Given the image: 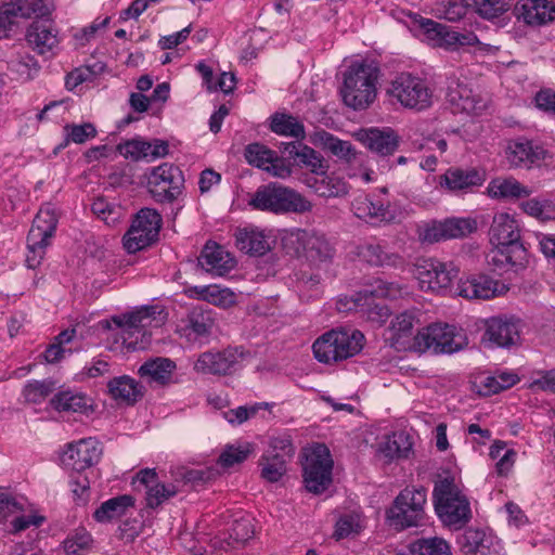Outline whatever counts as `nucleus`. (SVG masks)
Returning a JSON list of instances; mask_svg holds the SVG:
<instances>
[{"label":"nucleus","mask_w":555,"mask_h":555,"mask_svg":"<svg viewBox=\"0 0 555 555\" xmlns=\"http://www.w3.org/2000/svg\"><path fill=\"white\" fill-rule=\"evenodd\" d=\"M416 322L417 317L414 311H404L398 314L392 319L387 328V340L389 344L397 349L405 348V344L413 336Z\"/></svg>","instance_id":"nucleus-35"},{"label":"nucleus","mask_w":555,"mask_h":555,"mask_svg":"<svg viewBox=\"0 0 555 555\" xmlns=\"http://www.w3.org/2000/svg\"><path fill=\"white\" fill-rule=\"evenodd\" d=\"M517 17L526 24L539 26L555 20V5L547 0H521L516 7Z\"/></svg>","instance_id":"nucleus-32"},{"label":"nucleus","mask_w":555,"mask_h":555,"mask_svg":"<svg viewBox=\"0 0 555 555\" xmlns=\"http://www.w3.org/2000/svg\"><path fill=\"white\" fill-rule=\"evenodd\" d=\"M244 156L249 165L264 170L272 162L274 151L260 143H250L245 147Z\"/></svg>","instance_id":"nucleus-51"},{"label":"nucleus","mask_w":555,"mask_h":555,"mask_svg":"<svg viewBox=\"0 0 555 555\" xmlns=\"http://www.w3.org/2000/svg\"><path fill=\"white\" fill-rule=\"evenodd\" d=\"M165 315L156 306L142 307L130 313L114 317L113 322L120 328L124 344L130 349H144L150 344L152 327L160 326Z\"/></svg>","instance_id":"nucleus-5"},{"label":"nucleus","mask_w":555,"mask_h":555,"mask_svg":"<svg viewBox=\"0 0 555 555\" xmlns=\"http://www.w3.org/2000/svg\"><path fill=\"white\" fill-rule=\"evenodd\" d=\"M64 130L66 132V141L76 144H82L96 135V129L90 122L82 125H66Z\"/></svg>","instance_id":"nucleus-58"},{"label":"nucleus","mask_w":555,"mask_h":555,"mask_svg":"<svg viewBox=\"0 0 555 555\" xmlns=\"http://www.w3.org/2000/svg\"><path fill=\"white\" fill-rule=\"evenodd\" d=\"M294 453L295 448L291 437L288 435H281L270 439L269 448L263 454H269L286 462L294 455Z\"/></svg>","instance_id":"nucleus-56"},{"label":"nucleus","mask_w":555,"mask_h":555,"mask_svg":"<svg viewBox=\"0 0 555 555\" xmlns=\"http://www.w3.org/2000/svg\"><path fill=\"white\" fill-rule=\"evenodd\" d=\"M361 530L360 519L356 515H346L340 517L335 526L334 537L336 540L345 539L351 534H357Z\"/></svg>","instance_id":"nucleus-61"},{"label":"nucleus","mask_w":555,"mask_h":555,"mask_svg":"<svg viewBox=\"0 0 555 555\" xmlns=\"http://www.w3.org/2000/svg\"><path fill=\"white\" fill-rule=\"evenodd\" d=\"M177 364L165 357L147 359L138 370V375L151 386L164 387L172 383Z\"/></svg>","instance_id":"nucleus-25"},{"label":"nucleus","mask_w":555,"mask_h":555,"mask_svg":"<svg viewBox=\"0 0 555 555\" xmlns=\"http://www.w3.org/2000/svg\"><path fill=\"white\" fill-rule=\"evenodd\" d=\"M182 171L169 163L153 167L146 175L147 191L160 203L173 202L182 192Z\"/></svg>","instance_id":"nucleus-15"},{"label":"nucleus","mask_w":555,"mask_h":555,"mask_svg":"<svg viewBox=\"0 0 555 555\" xmlns=\"http://www.w3.org/2000/svg\"><path fill=\"white\" fill-rule=\"evenodd\" d=\"M57 224V217L52 208H40L36 215L27 236L26 266L37 268L44 258L46 249L53 236Z\"/></svg>","instance_id":"nucleus-12"},{"label":"nucleus","mask_w":555,"mask_h":555,"mask_svg":"<svg viewBox=\"0 0 555 555\" xmlns=\"http://www.w3.org/2000/svg\"><path fill=\"white\" fill-rule=\"evenodd\" d=\"M358 256L361 260L374 267L403 268L404 258L395 251L387 250L380 244L367 243L361 245L358 249Z\"/></svg>","instance_id":"nucleus-33"},{"label":"nucleus","mask_w":555,"mask_h":555,"mask_svg":"<svg viewBox=\"0 0 555 555\" xmlns=\"http://www.w3.org/2000/svg\"><path fill=\"white\" fill-rule=\"evenodd\" d=\"M490 242L494 248L489 255V263L501 270L525 266L527 250L520 242L519 223L513 216L500 212L493 217Z\"/></svg>","instance_id":"nucleus-2"},{"label":"nucleus","mask_w":555,"mask_h":555,"mask_svg":"<svg viewBox=\"0 0 555 555\" xmlns=\"http://www.w3.org/2000/svg\"><path fill=\"white\" fill-rule=\"evenodd\" d=\"M435 509L441 521L454 529H461L472 518L470 504L451 479L439 481L434 489Z\"/></svg>","instance_id":"nucleus-6"},{"label":"nucleus","mask_w":555,"mask_h":555,"mask_svg":"<svg viewBox=\"0 0 555 555\" xmlns=\"http://www.w3.org/2000/svg\"><path fill=\"white\" fill-rule=\"evenodd\" d=\"M358 330L335 328L321 335L312 345L314 358L325 364L337 363L358 354L364 346Z\"/></svg>","instance_id":"nucleus-4"},{"label":"nucleus","mask_w":555,"mask_h":555,"mask_svg":"<svg viewBox=\"0 0 555 555\" xmlns=\"http://www.w3.org/2000/svg\"><path fill=\"white\" fill-rule=\"evenodd\" d=\"M52 9L46 0H7L0 8V37L7 36L17 17L40 18L27 28L26 40L38 54H53L60 43L57 29L51 20H42Z\"/></svg>","instance_id":"nucleus-1"},{"label":"nucleus","mask_w":555,"mask_h":555,"mask_svg":"<svg viewBox=\"0 0 555 555\" xmlns=\"http://www.w3.org/2000/svg\"><path fill=\"white\" fill-rule=\"evenodd\" d=\"M267 405V403H257L249 406L242 405L224 412L223 416L230 424L241 425L250 417L255 416L260 409Z\"/></svg>","instance_id":"nucleus-60"},{"label":"nucleus","mask_w":555,"mask_h":555,"mask_svg":"<svg viewBox=\"0 0 555 555\" xmlns=\"http://www.w3.org/2000/svg\"><path fill=\"white\" fill-rule=\"evenodd\" d=\"M235 245L250 256H262L271 249L270 237L263 231L254 228L238 229L235 232Z\"/></svg>","instance_id":"nucleus-34"},{"label":"nucleus","mask_w":555,"mask_h":555,"mask_svg":"<svg viewBox=\"0 0 555 555\" xmlns=\"http://www.w3.org/2000/svg\"><path fill=\"white\" fill-rule=\"evenodd\" d=\"M107 391L115 401L126 405H134L143 398L145 388L133 377L121 375L108 380Z\"/></svg>","instance_id":"nucleus-30"},{"label":"nucleus","mask_w":555,"mask_h":555,"mask_svg":"<svg viewBox=\"0 0 555 555\" xmlns=\"http://www.w3.org/2000/svg\"><path fill=\"white\" fill-rule=\"evenodd\" d=\"M51 404L57 411L85 412L90 406L86 396L79 392L61 391L51 400Z\"/></svg>","instance_id":"nucleus-48"},{"label":"nucleus","mask_w":555,"mask_h":555,"mask_svg":"<svg viewBox=\"0 0 555 555\" xmlns=\"http://www.w3.org/2000/svg\"><path fill=\"white\" fill-rule=\"evenodd\" d=\"M440 184L450 191H464L474 186L481 185L486 178L485 173L477 169L463 170L451 168L441 176Z\"/></svg>","instance_id":"nucleus-36"},{"label":"nucleus","mask_w":555,"mask_h":555,"mask_svg":"<svg viewBox=\"0 0 555 555\" xmlns=\"http://www.w3.org/2000/svg\"><path fill=\"white\" fill-rule=\"evenodd\" d=\"M284 150L288 152L289 155L295 156L301 166L309 168L313 176H318L327 168L321 154L308 145H300L298 149L296 143L291 142L285 144Z\"/></svg>","instance_id":"nucleus-43"},{"label":"nucleus","mask_w":555,"mask_h":555,"mask_svg":"<svg viewBox=\"0 0 555 555\" xmlns=\"http://www.w3.org/2000/svg\"><path fill=\"white\" fill-rule=\"evenodd\" d=\"M476 230L477 222L472 218H451L420 225L417 235L422 243L433 244L442 240L461 238Z\"/></svg>","instance_id":"nucleus-17"},{"label":"nucleus","mask_w":555,"mask_h":555,"mask_svg":"<svg viewBox=\"0 0 555 555\" xmlns=\"http://www.w3.org/2000/svg\"><path fill=\"white\" fill-rule=\"evenodd\" d=\"M150 149V142L142 140H130L117 146L119 153L133 160L146 157V151Z\"/></svg>","instance_id":"nucleus-62"},{"label":"nucleus","mask_w":555,"mask_h":555,"mask_svg":"<svg viewBox=\"0 0 555 555\" xmlns=\"http://www.w3.org/2000/svg\"><path fill=\"white\" fill-rule=\"evenodd\" d=\"M466 8L476 11L485 18H494L506 12L512 0H461Z\"/></svg>","instance_id":"nucleus-49"},{"label":"nucleus","mask_w":555,"mask_h":555,"mask_svg":"<svg viewBox=\"0 0 555 555\" xmlns=\"http://www.w3.org/2000/svg\"><path fill=\"white\" fill-rule=\"evenodd\" d=\"M304 482L314 494L324 492L332 483L333 460L325 444L317 443L305 455Z\"/></svg>","instance_id":"nucleus-13"},{"label":"nucleus","mask_w":555,"mask_h":555,"mask_svg":"<svg viewBox=\"0 0 555 555\" xmlns=\"http://www.w3.org/2000/svg\"><path fill=\"white\" fill-rule=\"evenodd\" d=\"M132 486L138 491L142 489L145 491V502L150 508H157L178 493L177 486L159 480L154 468L139 470L132 479Z\"/></svg>","instance_id":"nucleus-18"},{"label":"nucleus","mask_w":555,"mask_h":555,"mask_svg":"<svg viewBox=\"0 0 555 555\" xmlns=\"http://www.w3.org/2000/svg\"><path fill=\"white\" fill-rule=\"evenodd\" d=\"M429 39L435 40L440 47L452 48L456 46H472L477 41L473 34H461L450 30L447 25L426 20L422 23Z\"/></svg>","instance_id":"nucleus-29"},{"label":"nucleus","mask_w":555,"mask_h":555,"mask_svg":"<svg viewBox=\"0 0 555 555\" xmlns=\"http://www.w3.org/2000/svg\"><path fill=\"white\" fill-rule=\"evenodd\" d=\"M488 194L494 198H522L531 194V190L514 178H496L489 182Z\"/></svg>","instance_id":"nucleus-39"},{"label":"nucleus","mask_w":555,"mask_h":555,"mask_svg":"<svg viewBox=\"0 0 555 555\" xmlns=\"http://www.w3.org/2000/svg\"><path fill=\"white\" fill-rule=\"evenodd\" d=\"M160 227L162 217L155 209H141L124 235L122 243L125 249L130 254H134L149 247L156 242Z\"/></svg>","instance_id":"nucleus-14"},{"label":"nucleus","mask_w":555,"mask_h":555,"mask_svg":"<svg viewBox=\"0 0 555 555\" xmlns=\"http://www.w3.org/2000/svg\"><path fill=\"white\" fill-rule=\"evenodd\" d=\"M259 466L261 467V478L269 482L279 481L286 473V462L269 454H262Z\"/></svg>","instance_id":"nucleus-52"},{"label":"nucleus","mask_w":555,"mask_h":555,"mask_svg":"<svg viewBox=\"0 0 555 555\" xmlns=\"http://www.w3.org/2000/svg\"><path fill=\"white\" fill-rule=\"evenodd\" d=\"M101 456L102 448L100 442L93 438H87L69 443L61 460L66 467L80 473L95 465Z\"/></svg>","instance_id":"nucleus-21"},{"label":"nucleus","mask_w":555,"mask_h":555,"mask_svg":"<svg viewBox=\"0 0 555 555\" xmlns=\"http://www.w3.org/2000/svg\"><path fill=\"white\" fill-rule=\"evenodd\" d=\"M53 391V384L48 380H33L24 388L27 401L38 403L44 400Z\"/></svg>","instance_id":"nucleus-59"},{"label":"nucleus","mask_w":555,"mask_h":555,"mask_svg":"<svg viewBox=\"0 0 555 555\" xmlns=\"http://www.w3.org/2000/svg\"><path fill=\"white\" fill-rule=\"evenodd\" d=\"M91 209L94 215L108 225L116 224L124 216V211L120 206L109 203L102 197L96 198L92 203Z\"/></svg>","instance_id":"nucleus-53"},{"label":"nucleus","mask_w":555,"mask_h":555,"mask_svg":"<svg viewBox=\"0 0 555 555\" xmlns=\"http://www.w3.org/2000/svg\"><path fill=\"white\" fill-rule=\"evenodd\" d=\"M23 511V505L10 494H0V522Z\"/></svg>","instance_id":"nucleus-63"},{"label":"nucleus","mask_w":555,"mask_h":555,"mask_svg":"<svg viewBox=\"0 0 555 555\" xmlns=\"http://www.w3.org/2000/svg\"><path fill=\"white\" fill-rule=\"evenodd\" d=\"M379 68L373 61L353 62L344 75L341 96L353 109H364L375 100Z\"/></svg>","instance_id":"nucleus-3"},{"label":"nucleus","mask_w":555,"mask_h":555,"mask_svg":"<svg viewBox=\"0 0 555 555\" xmlns=\"http://www.w3.org/2000/svg\"><path fill=\"white\" fill-rule=\"evenodd\" d=\"M198 264L214 275L222 276L236 264L234 257L217 243L208 242L198 258Z\"/></svg>","instance_id":"nucleus-27"},{"label":"nucleus","mask_w":555,"mask_h":555,"mask_svg":"<svg viewBox=\"0 0 555 555\" xmlns=\"http://www.w3.org/2000/svg\"><path fill=\"white\" fill-rule=\"evenodd\" d=\"M426 504L427 493L423 487H406L400 491L387 511V520L396 530L417 527L425 520Z\"/></svg>","instance_id":"nucleus-9"},{"label":"nucleus","mask_w":555,"mask_h":555,"mask_svg":"<svg viewBox=\"0 0 555 555\" xmlns=\"http://www.w3.org/2000/svg\"><path fill=\"white\" fill-rule=\"evenodd\" d=\"M313 142L319 143L323 149L347 162L356 158L357 153L350 142L340 140L325 130L315 131Z\"/></svg>","instance_id":"nucleus-44"},{"label":"nucleus","mask_w":555,"mask_h":555,"mask_svg":"<svg viewBox=\"0 0 555 555\" xmlns=\"http://www.w3.org/2000/svg\"><path fill=\"white\" fill-rule=\"evenodd\" d=\"M191 297L206 300L215 306L223 308L231 307L236 302V296L227 288H219L216 285L195 286L188 291Z\"/></svg>","instance_id":"nucleus-42"},{"label":"nucleus","mask_w":555,"mask_h":555,"mask_svg":"<svg viewBox=\"0 0 555 555\" xmlns=\"http://www.w3.org/2000/svg\"><path fill=\"white\" fill-rule=\"evenodd\" d=\"M253 452V446L248 442L227 447L219 456V464L223 467H231L244 462Z\"/></svg>","instance_id":"nucleus-55"},{"label":"nucleus","mask_w":555,"mask_h":555,"mask_svg":"<svg viewBox=\"0 0 555 555\" xmlns=\"http://www.w3.org/2000/svg\"><path fill=\"white\" fill-rule=\"evenodd\" d=\"M460 545L465 555H485L489 550V539L485 531L468 528L462 534Z\"/></svg>","instance_id":"nucleus-47"},{"label":"nucleus","mask_w":555,"mask_h":555,"mask_svg":"<svg viewBox=\"0 0 555 555\" xmlns=\"http://www.w3.org/2000/svg\"><path fill=\"white\" fill-rule=\"evenodd\" d=\"M387 94L403 107L417 112L433 105V90L428 82L410 73H401L396 76L387 88Z\"/></svg>","instance_id":"nucleus-11"},{"label":"nucleus","mask_w":555,"mask_h":555,"mask_svg":"<svg viewBox=\"0 0 555 555\" xmlns=\"http://www.w3.org/2000/svg\"><path fill=\"white\" fill-rule=\"evenodd\" d=\"M284 250L295 257H305L310 263L319 266L330 262L335 249L326 236L315 231L297 229L282 238Z\"/></svg>","instance_id":"nucleus-8"},{"label":"nucleus","mask_w":555,"mask_h":555,"mask_svg":"<svg viewBox=\"0 0 555 555\" xmlns=\"http://www.w3.org/2000/svg\"><path fill=\"white\" fill-rule=\"evenodd\" d=\"M254 209L262 211L280 212H307L312 209V204L300 193L282 186L278 183H269L257 189L248 202Z\"/></svg>","instance_id":"nucleus-7"},{"label":"nucleus","mask_w":555,"mask_h":555,"mask_svg":"<svg viewBox=\"0 0 555 555\" xmlns=\"http://www.w3.org/2000/svg\"><path fill=\"white\" fill-rule=\"evenodd\" d=\"M519 339L518 326L515 322L492 318L486 323L482 341L496 347H509Z\"/></svg>","instance_id":"nucleus-28"},{"label":"nucleus","mask_w":555,"mask_h":555,"mask_svg":"<svg viewBox=\"0 0 555 555\" xmlns=\"http://www.w3.org/2000/svg\"><path fill=\"white\" fill-rule=\"evenodd\" d=\"M413 347L420 352L433 351L439 353H454L468 345L464 330L454 325L435 323L420 331L413 337Z\"/></svg>","instance_id":"nucleus-10"},{"label":"nucleus","mask_w":555,"mask_h":555,"mask_svg":"<svg viewBox=\"0 0 555 555\" xmlns=\"http://www.w3.org/2000/svg\"><path fill=\"white\" fill-rule=\"evenodd\" d=\"M270 129L279 135L297 140H304L306 137L304 124L297 117L284 113H275L271 116Z\"/></svg>","instance_id":"nucleus-45"},{"label":"nucleus","mask_w":555,"mask_h":555,"mask_svg":"<svg viewBox=\"0 0 555 555\" xmlns=\"http://www.w3.org/2000/svg\"><path fill=\"white\" fill-rule=\"evenodd\" d=\"M92 538L85 529H78L64 541V551L67 555H82L90 547Z\"/></svg>","instance_id":"nucleus-57"},{"label":"nucleus","mask_w":555,"mask_h":555,"mask_svg":"<svg viewBox=\"0 0 555 555\" xmlns=\"http://www.w3.org/2000/svg\"><path fill=\"white\" fill-rule=\"evenodd\" d=\"M521 209L527 215L534 217L537 219L544 220L548 218L547 207L548 204L545 201H539L537 198H531L520 204Z\"/></svg>","instance_id":"nucleus-64"},{"label":"nucleus","mask_w":555,"mask_h":555,"mask_svg":"<svg viewBox=\"0 0 555 555\" xmlns=\"http://www.w3.org/2000/svg\"><path fill=\"white\" fill-rule=\"evenodd\" d=\"M134 504L131 495H119L103 502L94 512L93 517L99 522H109L120 518Z\"/></svg>","instance_id":"nucleus-40"},{"label":"nucleus","mask_w":555,"mask_h":555,"mask_svg":"<svg viewBox=\"0 0 555 555\" xmlns=\"http://www.w3.org/2000/svg\"><path fill=\"white\" fill-rule=\"evenodd\" d=\"M412 441L404 431L393 433L379 446V452L389 461L405 459L412 451Z\"/></svg>","instance_id":"nucleus-41"},{"label":"nucleus","mask_w":555,"mask_h":555,"mask_svg":"<svg viewBox=\"0 0 555 555\" xmlns=\"http://www.w3.org/2000/svg\"><path fill=\"white\" fill-rule=\"evenodd\" d=\"M353 209L357 217L372 222H391L395 220V214L389 205L379 201H373L370 197L357 198L353 203Z\"/></svg>","instance_id":"nucleus-37"},{"label":"nucleus","mask_w":555,"mask_h":555,"mask_svg":"<svg viewBox=\"0 0 555 555\" xmlns=\"http://www.w3.org/2000/svg\"><path fill=\"white\" fill-rule=\"evenodd\" d=\"M460 272L453 261H441L437 258H424L416 264V279L423 291H440L451 286Z\"/></svg>","instance_id":"nucleus-16"},{"label":"nucleus","mask_w":555,"mask_h":555,"mask_svg":"<svg viewBox=\"0 0 555 555\" xmlns=\"http://www.w3.org/2000/svg\"><path fill=\"white\" fill-rule=\"evenodd\" d=\"M365 297L395 299L404 293V288L396 283L376 280L363 291Z\"/></svg>","instance_id":"nucleus-54"},{"label":"nucleus","mask_w":555,"mask_h":555,"mask_svg":"<svg viewBox=\"0 0 555 555\" xmlns=\"http://www.w3.org/2000/svg\"><path fill=\"white\" fill-rule=\"evenodd\" d=\"M8 68L15 74L18 79L27 81L38 74L40 66L33 55L27 52H18L13 54L8 61Z\"/></svg>","instance_id":"nucleus-46"},{"label":"nucleus","mask_w":555,"mask_h":555,"mask_svg":"<svg viewBox=\"0 0 555 555\" xmlns=\"http://www.w3.org/2000/svg\"><path fill=\"white\" fill-rule=\"evenodd\" d=\"M244 351L240 347H228L221 351H206L198 356L194 371L199 374L227 375L235 371Z\"/></svg>","instance_id":"nucleus-19"},{"label":"nucleus","mask_w":555,"mask_h":555,"mask_svg":"<svg viewBox=\"0 0 555 555\" xmlns=\"http://www.w3.org/2000/svg\"><path fill=\"white\" fill-rule=\"evenodd\" d=\"M307 185L315 194L325 198L344 197L350 191V184L344 177L335 171L327 172L326 169L318 176L308 178Z\"/></svg>","instance_id":"nucleus-26"},{"label":"nucleus","mask_w":555,"mask_h":555,"mask_svg":"<svg viewBox=\"0 0 555 555\" xmlns=\"http://www.w3.org/2000/svg\"><path fill=\"white\" fill-rule=\"evenodd\" d=\"M254 535V526L249 518H241L233 522L228 537L219 539L216 544L224 551H235L242 548L245 543Z\"/></svg>","instance_id":"nucleus-38"},{"label":"nucleus","mask_w":555,"mask_h":555,"mask_svg":"<svg viewBox=\"0 0 555 555\" xmlns=\"http://www.w3.org/2000/svg\"><path fill=\"white\" fill-rule=\"evenodd\" d=\"M354 137L365 147L380 156L392 155L400 142L399 135L391 128L360 129Z\"/></svg>","instance_id":"nucleus-23"},{"label":"nucleus","mask_w":555,"mask_h":555,"mask_svg":"<svg viewBox=\"0 0 555 555\" xmlns=\"http://www.w3.org/2000/svg\"><path fill=\"white\" fill-rule=\"evenodd\" d=\"M414 555H452L451 546L442 538L418 539L411 545Z\"/></svg>","instance_id":"nucleus-50"},{"label":"nucleus","mask_w":555,"mask_h":555,"mask_svg":"<svg viewBox=\"0 0 555 555\" xmlns=\"http://www.w3.org/2000/svg\"><path fill=\"white\" fill-rule=\"evenodd\" d=\"M178 333L189 341L206 340L215 325L212 313L201 307L192 309L185 319L181 321Z\"/></svg>","instance_id":"nucleus-24"},{"label":"nucleus","mask_w":555,"mask_h":555,"mask_svg":"<svg viewBox=\"0 0 555 555\" xmlns=\"http://www.w3.org/2000/svg\"><path fill=\"white\" fill-rule=\"evenodd\" d=\"M546 156L547 151L542 145L526 138L511 141L506 150V158L515 168H531L544 160Z\"/></svg>","instance_id":"nucleus-22"},{"label":"nucleus","mask_w":555,"mask_h":555,"mask_svg":"<svg viewBox=\"0 0 555 555\" xmlns=\"http://www.w3.org/2000/svg\"><path fill=\"white\" fill-rule=\"evenodd\" d=\"M505 289V285L486 275L462 281L457 287L459 295L468 299H490Z\"/></svg>","instance_id":"nucleus-31"},{"label":"nucleus","mask_w":555,"mask_h":555,"mask_svg":"<svg viewBox=\"0 0 555 555\" xmlns=\"http://www.w3.org/2000/svg\"><path fill=\"white\" fill-rule=\"evenodd\" d=\"M446 96L454 113L480 115L488 105L486 99L455 78L449 79Z\"/></svg>","instance_id":"nucleus-20"}]
</instances>
